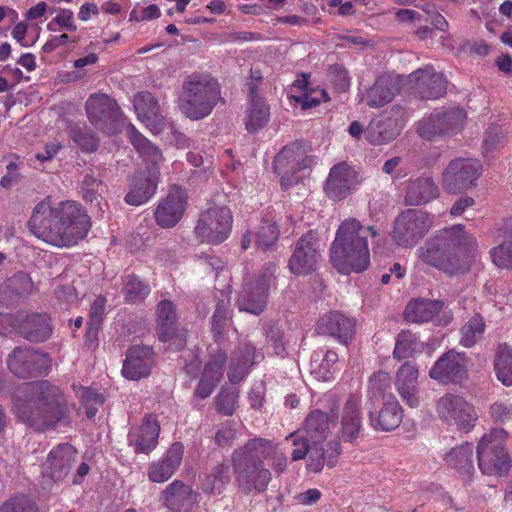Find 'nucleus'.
I'll use <instances>...</instances> for the list:
<instances>
[{
  "mask_svg": "<svg viewBox=\"0 0 512 512\" xmlns=\"http://www.w3.org/2000/svg\"><path fill=\"white\" fill-rule=\"evenodd\" d=\"M30 231L42 241L56 246L76 245L88 234L91 223L83 207L75 201L51 205L42 201L36 205L29 220Z\"/></svg>",
  "mask_w": 512,
  "mask_h": 512,
  "instance_id": "f257e3e1",
  "label": "nucleus"
},
{
  "mask_svg": "<svg viewBox=\"0 0 512 512\" xmlns=\"http://www.w3.org/2000/svg\"><path fill=\"white\" fill-rule=\"evenodd\" d=\"M476 240L461 224L437 231L418 249L419 259L444 273L455 275L470 268L476 256Z\"/></svg>",
  "mask_w": 512,
  "mask_h": 512,
  "instance_id": "f03ea898",
  "label": "nucleus"
},
{
  "mask_svg": "<svg viewBox=\"0 0 512 512\" xmlns=\"http://www.w3.org/2000/svg\"><path fill=\"white\" fill-rule=\"evenodd\" d=\"M27 391L26 398L15 399L13 408L21 421L36 430L67 423L75 410V405L68 403L60 388L47 381L32 383Z\"/></svg>",
  "mask_w": 512,
  "mask_h": 512,
  "instance_id": "7ed1b4c3",
  "label": "nucleus"
},
{
  "mask_svg": "<svg viewBox=\"0 0 512 512\" xmlns=\"http://www.w3.org/2000/svg\"><path fill=\"white\" fill-rule=\"evenodd\" d=\"M377 235L373 226L362 225L355 218L342 221L330 248L333 266L342 274L366 270L370 264L368 238Z\"/></svg>",
  "mask_w": 512,
  "mask_h": 512,
  "instance_id": "20e7f679",
  "label": "nucleus"
},
{
  "mask_svg": "<svg viewBox=\"0 0 512 512\" xmlns=\"http://www.w3.org/2000/svg\"><path fill=\"white\" fill-rule=\"evenodd\" d=\"M274 449L270 441L253 439L234 451L233 469L236 482L243 492L249 493L253 490L260 492L267 487L271 473L263 466L262 459L269 456Z\"/></svg>",
  "mask_w": 512,
  "mask_h": 512,
  "instance_id": "39448f33",
  "label": "nucleus"
},
{
  "mask_svg": "<svg viewBox=\"0 0 512 512\" xmlns=\"http://www.w3.org/2000/svg\"><path fill=\"white\" fill-rule=\"evenodd\" d=\"M220 98L217 80L207 74H192L183 83L179 107L186 117L199 120L211 114Z\"/></svg>",
  "mask_w": 512,
  "mask_h": 512,
  "instance_id": "423d86ee",
  "label": "nucleus"
},
{
  "mask_svg": "<svg viewBox=\"0 0 512 512\" xmlns=\"http://www.w3.org/2000/svg\"><path fill=\"white\" fill-rule=\"evenodd\" d=\"M507 433L493 429L477 445L478 467L483 474L502 476L512 467V460L505 449Z\"/></svg>",
  "mask_w": 512,
  "mask_h": 512,
  "instance_id": "0eeeda50",
  "label": "nucleus"
},
{
  "mask_svg": "<svg viewBox=\"0 0 512 512\" xmlns=\"http://www.w3.org/2000/svg\"><path fill=\"white\" fill-rule=\"evenodd\" d=\"M483 172L480 160L458 157L449 162L442 173V187L448 193H458L477 185Z\"/></svg>",
  "mask_w": 512,
  "mask_h": 512,
  "instance_id": "6e6552de",
  "label": "nucleus"
},
{
  "mask_svg": "<svg viewBox=\"0 0 512 512\" xmlns=\"http://www.w3.org/2000/svg\"><path fill=\"white\" fill-rule=\"evenodd\" d=\"M329 416L315 410L308 415L303 431L290 434L286 439H291L294 449L292 459L298 461L309 455L310 448L324 440L329 432Z\"/></svg>",
  "mask_w": 512,
  "mask_h": 512,
  "instance_id": "1a4fd4ad",
  "label": "nucleus"
},
{
  "mask_svg": "<svg viewBox=\"0 0 512 512\" xmlns=\"http://www.w3.org/2000/svg\"><path fill=\"white\" fill-rule=\"evenodd\" d=\"M313 159L304 154L297 144L284 147L273 161V169L280 176L283 189H288L296 184L305 173L302 172L311 167Z\"/></svg>",
  "mask_w": 512,
  "mask_h": 512,
  "instance_id": "9d476101",
  "label": "nucleus"
},
{
  "mask_svg": "<svg viewBox=\"0 0 512 512\" xmlns=\"http://www.w3.org/2000/svg\"><path fill=\"white\" fill-rule=\"evenodd\" d=\"M276 265L269 263L254 281L246 282L238 298L240 311L259 315L263 312L268 297V291L275 280Z\"/></svg>",
  "mask_w": 512,
  "mask_h": 512,
  "instance_id": "9b49d317",
  "label": "nucleus"
},
{
  "mask_svg": "<svg viewBox=\"0 0 512 512\" xmlns=\"http://www.w3.org/2000/svg\"><path fill=\"white\" fill-rule=\"evenodd\" d=\"M439 418L448 425H455L461 432L471 431L478 420V415L468 401L456 394H445L436 405Z\"/></svg>",
  "mask_w": 512,
  "mask_h": 512,
  "instance_id": "f8f14e48",
  "label": "nucleus"
},
{
  "mask_svg": "<svg viewBox=\"0 0 512 512\" xmlns=\"http://www.w3.org/2000/svg\"><path fill=\"white\" fill-rule=\"evenodd\" d=\"M232 223L230 209L225 206L211 207L200 215L195 233L202 242L220 244L230 235Z\"/></svg>",
  "mask_w": 512,
  "mask_h": 512,
  "instance_id": "ddd939ff",
  "label": "nucleus"
},
{
  "mask_svg": "<svg viewBox=\"0 0 512 512\" xmlns=\"http://www.w3.org/2000/svg\"><path fill=\"white\" fill-rule=\"evenodd\" d=\"M466 118V112L461 108L438 109L418 123L417 131L421 138L434 140L458 131Z\"/></svg>",
  "mask_w": 512,
  "mask_h": 512,
  "instance_id": "4468645a",
  "label": "nucleus"
},
{
  "mask_svg": "<svg viewBox=\"0 0 512 512\" xmlns=\"http://www.w3.org/2000/svg\"><path fill=\"white\" fill-rule=\"evenodd\" d=\"M431 226L432 219L426 212L408 209L395 219L392 237L398 245L412 247Z\"/></svg>",
  "mask_w": 512,
  "mask_h": 512,
  "instance_id": "2eb2a0df",
  "label": "nucleus"
},
{
  "mask_svg": "<svg viewBox=\"0 0 512 512\" xmlns=\"http://www.w3.org/2000/svg\"><path fill=\"white\" fill-rule=\"evenodd\" d=\"M446 79L430 65L417 69L408 76H404L403 86H408L414 94L422 99H437L446 92Z\"/></svg>",
  "mask_w": 512,
  "mask_h": 512,
  "instance_id": "dca6fc26",
  "label": "nucleus"
},
{
  "mask_svg": "<svg viewBox=\"0 0 512 512\" xmlns=\"http://www.w3.org/2000/svg\"><path fill=\"white\" fill-rule=\"evenodd\" d=\"M359 173L348 163L335 164L325 182L326 195L333 201H341L351 195L361 184Z\"/></svg>",
  "mask_w": 512,
  "mask_h": 512,
  "instance_id": "f3484780",
  "label": "nucleus"
},
{
  "mask_svg": "<svg viewBox=\"0 0 512 512\" xmlns=\"http://www.w3.org/2000/svg\"><path fill=\"white\" fill-rule=\"evenodd\" d=\"M49 357L37 350L16 348L8 358L10 371L22 378L38 376L50 369Z\"/></svg>",
  "mask_w": 512,
  "mask_h": 512,
  "instance_id": "a211bd4d",
  "label": "nucleus"
},
{
  "mask_svg": "<svg viewBox=\"0 0 512 512\" xmlns=\"http://www.w3.org/2000/svg\"><path fill=\"white\" fill-rule=\"evenodd\" d=\"M430 378L443 383H462L468 377V360L454 350L442 355L429 371Z\"/></svg>",
  "mask_w": 512,
  "mask_h": 512,
  "instance_id": "6ab92c4d",
  "label": "nucleus"
},
{
  "mask_svg": "<svg viewBox=\"0 0 512 512\" xmlns=\"http://www.w3.org/2000/svg\"><path fill=\"white\" fill-rule=\"evenodd\" d=\"M156 323L159 340L167 343L168 349H180L186 343V332L176 326V313L172 302L162 300L156 308Z\"/></svg>",
  "mask_w": 512,
  "mask_h": 512,
  "instance_id": "aec40b11",
  "label": "nucleus"
},
{
  "mask_svg": "<svg viewBox=\"0 0 512 512\" xmlns=\"http://www.w3.org/2000/svg\"><path fill=\"white\" fill-rule=\"evenodd\" d=\"M319 260V245L315 235L310 232L297 242L288 267L293 274L306 275L316 270Z\"/></svg>",
  "mask_w": 512,
  "mask_h": 512,
  "instance_id": "412c9836",
  "label": "nucleus"
},
{
  "mask_svg": "<svg viewBox=\"0 0 512 512\" xmlns=\"http://www.w3.org/2000/svg\"><path fill=\"white\" fill-rule=\"evenodd\" d=\"M406 320L414 323L428 322L436 319L438 324H448L452 320V313L447 310L443 301L414 299L411 300L404 311Z\"/></svg>",
  "mask_w": 512,
  "mask_h": 512,
  "instance_id": "4be33fe9",
  "label": "nucleus"
},
{
  "mask_svg": "<svg viewBox=\"0 0 512 512\" xmlns=\"http://www.w3.org/2000/svg\"><path fill=\"white\" fill-rule=\"evenodd\" d=\"M362 399L359 395H350L344 402L338 417V437L349 443H354L362 429Z\"/></svg>",
  "mask_w": 512,
  "mask_h": 512,
  "instance_id": "5701e85b",
  "label": "nucleus"
},
{
  "mask_svg": "<svg viewBox=\"0 0 512 512\" xmlns=\"http://www.w3.org/2000/svg\"><path fill=\"white\" fill-rule=\"evenodd\" d=\"M187 193L179 186H172L165 199L159 202L155 211V220L163 228L175 226L182 218L186 205Z\"/></svg>",
  "mask_w": 512,
  "mask_h": 512,
  "instance_id": "b1692460",
  "label": "nucleus"
},
{
  "mask_svg": "<svg viewBox=\"0 0 512 512\" xmlns=\"http://www.w3.org/2000/svg\"><path fill=\"white\" fill-rule=\"evenodd\" d=\"M404 75H381L372 87L361 96V101L370 107L378 108L392 101L403 86Z\"/></svg>",
  "mask_w": 512,
  "mask_h": 512,
  "instance_id": "393cba45",
  "label": "nucleus"
},
{
  "mask_svg": "<svg viewBox=\"0 0 512 512\" xmlns=\"http://www.w3.org/2000/svg\"><path fill=\"white\" fill-rule=\"evenodd\" d=\"M77 452L70 444H61L50 451L47 460L42 465V473L55 480L66 477L75 463Z\"/></svg>",
  "mask_w": 512,
  "mask_h": 512,
  "instance_id": "a878e982",
  "label": "nucleus"
},
{
  "mask_svg": "<svg viewBox=\"0 0 512 512\" xmlns=\"http://www.w3.org/2000/svg\"><path fill=\"white\" fill-rule=\"evenodd\" d=\"M133 107L138 120L153 134H158L164 126L161 108L149 92L137 93L133 98Z\"/></svg>",
  "mask_w": 512,
  "mask_h": 512,
  "instance_id": "bb28decb",
  "label": "nucleus"
},
{
  "mask_svg": "<svg viewBox=\"0 0 512 512\" xmlns=\"http://www.w3.org/2000/svg\"><path fill=\"white\" fill-rule=\"evenodd\" d=\"M183 454V444L173 443L160 460L151 463L148 471L149 480L154 483H163L169 480L179 468Z\"/></svg>",
  "mask_w": 512,
  "mask_h": 512,
  "instance_id": "cd10ccee",
  "label": "nucleus"
},
{
  "mask_svg": "<svg viewBox=\"0 0 512 512\" xmlns=\"http://www.w3.org/2000/svg\"><path fill=\"white\" fill-rule=\"evenodd\" d=\"M160 426L151 415L144 418L141 425L128 434L129 445L136 453L149 454L158 444Z\"/></svg>",
  "mask_w": 512,
  "mask_h": 512,
  "instance_id": "c85d7f7f",
  "label": "nucleus"
},
{
  "mask_svg": "<svg viewBox=\"0 0 512 512\" xmlns=\"http://www.w3.org/2000/svg\"><path fill=\"white\" fill-rule=\"evenodd\" d=\"M225 362L226 353L223 350L218 349L214 354H211L209 361L202 371L199 384L195 389L197 397L204 399L211 395L223 376Z\"/></svg>",
  "mask_w": 512,
  "mask_h": 512,
  "instance_id": "c756f323",
  "label": "nucleus"
},
{
  "mask_svg": "<svg viewBox=\"0 0 512 512\" xmlns=\"http://www.w3.org/2000/svg\"><path fill=\"white\" fill-rule=\"evenodd\" d=\"M395 387L406 404L412 408L418 407V368L414 364L405 362L400 366L396 374Z\"/></svg>",
  "mask_w": 512,
  "mask_h": 512,
  "instance_id": "7c9ffc66",
  "label": "nucleus"
},
{
  "mask_svg": "<svg viewBox=\"0 0 512 512\" xmlns=\"http://www.w3.org/2000/svg\"><path fill=\"white\" fill-rule=\"evenodd\" d=\"M15 329L32 342L44 341L51 334L49 317L46 314H19L16 317Z\"/></svg>",
  "mask_w": 512,
  "mask_h": 512,
  "instance_id": "2f4dec72",
  "label": "nucleus"
},
{
  "mask_svg": "<svg viewBox=\"0 0 512 512\" xmlns=\"http://www.w3.org/2000/svg\"><path fill=\"white\" fill-rule=\"evenodd\" d=\"M152 365V350L147 346H133L127 353L122 374L129 380L146 377Z\"/></svg>",
  "mask_w": 512,
  "mask_h": 512,
  "instance_id": "473e14b6",
  "label": "nucleus"
},
{
  "mask_svg": "<svg viewBox=\"0 0 512 512\" xmlns=\"http://www.w3.org/2000/svg\"><path fill=\"white\" fill-rule=\"evenodd\" d=\"M159 175L158 169L152 167L148 168L147 176L133 178L130 189L125 196V202L133 206L146 203L156 192Z\"/></svg>",
  "mask_w": 512,
  "mask_h": 512,
  "instance_id": "72a5a7b5",
  "label": "nucleus"
},
{
  "mask_svg": "<svg viewBox=\"0 0 512 512\" xmlns=\"http://www.w3.org/2000/svg\"><path fill=\"white\" fill-rule=\"evenodd\" d=\"M354 321L341 313L332 312L322 316L316 330L319 334H327L336 337L341 343L346 344L353 336Z\"/></svg>",
  "mask_w": 512,
  "mask_h": 512,
  "instance_id": "f704fd0d",
  "label": "nucleus"
},
{
  "mask_svg": "<svg viewBox=\"0 0 512 512\" xmlns=\"http://www.w3.org/2000/svg\"><path fill=\"white\" fill-rule=\"evenodd\" d=\"M86 111L89 120L94 125H100L107 120H116L121 111L117 103L106 94H93L86 101Z\"/></svg>",
  "mask_w": 512,
  "mask_h": 512,
  "instance_id": "c9c22d12",
  "label": "nucleus"
},
{
  "mask_svg": "<svg viewBox=\"0 0 512 512\" xmlns=\"http://www.w3.org/2000/svg\"><path fill=\"white\" fill-rule=\"evenodd\" d=\"M162 500L172 512H191L196 495L189 486L175 480L163 491Z\"/></svg>",
  "mask_w": 512,
  "mask_h": 512,
  "instance_id": "e433bc0d",
  "label": "nucleus"
},
{
  "mask_svg": "<svg viewBox=\"0 0 512 512\" xmlns=\"http://www.w3.org/2000/svg\"><path fill=\"white\" fill-rule=\"evenodd\" d=\"M403 418L402 408L394 396L386 397L377 414L369 413L370 424L375 430L391 431L397 428Z\"/></svg>",
  "mask_w": 512,
  "mask_h": 512,
  "instance_id": "4c0bfd02",
  "label": "nucleus"
},
{
  "mask_svg": "<svg viewBox=\"0 0 512 512\" xmlns=\"http://www.w3.org/2000/svg\"><path fill=\"white\" fill-rule=\"evenodd\" d=\"M402 123L397 119H373L364 131L368 142L374 145L384 144L394 139L402 129Z\"/></svg>",
  "mask_w": 512,
  "mask_h": 512,
  "instance_id": "58836bf2",
  "label": "nucleus"
},
{
  "mask_svg": "<svg viewBox=\"0 0 512 512\" xmlns=\"http://www.w3.org/2000/svg\"><path fill=\"white\" fill-rule=\"evenodd\" d=\"M474 447L471 443H462L453 447L444 456L445 464L456 470L462 477L470 478L474 473Z\"/></svg>",
  "mask_w": 512,
  "mask_h": 512,
  "instance_id": "ea45409f",
  "label": "nucleus"
},
{
  "mask_svg": "<svg viewBox=\"0 0 512 512\" xmlns=\"http://www.w3.org/2000/svg\"><path fill=\"white\" fill-rule=\"evenodd\" d=\"M439 196V188L430 177H421L408 184L405 201L408 205H424Z\"/></svg>",
  "mask_w": 512,
  "mask_h": 512,
  "instance_id": "a19ab883",
  "label": "nucleus"
},
{
  "mask_svg": "<svg viewBox=\"0 0 512 512\" xmlns=\"http://www.w3.org/2000/svg\"><path fill=\"white\" fill-rule=\"evenodd\" d=\"M34 284L26 273L19 272L0 285V303L10 304L32 292Z\"/></svg>",
  "mask_w": 512,
  "mask_h": 512,
  "instance_id": "79ce46f5",
  "label": "nucleus"
},
{
  "mask_svg": "<svg viewBox=\"0 0 512 512\" xmlns=\"http://www.w3.org/2000/svg\"><path fill=\"white\" fill-rule=\"evenodd\" d=\"M256 358L255 348L251 344H245L235 351L228 370L229 381L236 384L243 380Z\"/></svg>",
  "mask_w": 512,
  "mask_h": 512,
  "instance_id": "37998d69",
  "label": "nucleus"
},
{
  "mask_svg": "<svg viewBox=\"0 0 512 512\" xmlns=\"http://www.w3.org/2000/svg\"><path fill=\"white\" fill-rule=\"evenodd\" d=\"M270 111L265 101L256 94L253 87L250 88V104L247 110L246 129L256 132L263 128L269 121Z\"/></svg>",
  "mask_w": 512,
  "mask_h": 512,
  "instance_id": "c03bdc74",
  "label": "nucleus"
},
{
  "mask_svg": "<svg viewBox=\"0 0 512 512\" xmlns=\"http://www.w3.org/2000/svg\"><path fill=\"white\" fill-rule=\"evenodd\" d=\"M127 133L132 145L145 162L157 166L163 160L160 150L139 133L133 124H128Z\"/></svg>",
  "mask_w": 512,
  "mask_h": 512,
  "instance_id": "a18cd8bd",
  "label": "nucleus"
},
{
  "mask_svg": "<svg viewBox=\"0 0 512 512\" xmlns=\"http://www.w3.org/2000/svg\"><path fill=\"white\" fill-rule=\"evenodd\" d=\"M485 322L481 315H473L461 328L460 343L464 347H473L480 341L485 332Z\"/></svg>",
  "mask_w": 512,
  "mask_h": 512,
  "instance_id": "49530a36",
  "label": "nucleus"
},
{
  "mask_svg": "<svg viewBox=\"0 0 512 512\" xmlns=\"http://www.w3.org/2000/svg\"><path fill=\"white\" fill-rule=\"evenodd\" d=\"M495 372L505 386H512V348L500 345L495 359Z\"/></svg>",
  "mask_w": 512,
  "mask_h": 512,
  "instance_id": "de8ad7c7",
  "label": "nucleus"
},
{
  "mask_svg": "<svg viewBox=\"0 0 512 512\" xmlns=\"http://www.w3.org/2000/svg\"><path fill=\"white\" fill-rule=\"evenodd\" d=\"M230 469L226 464L217 465L205 478L203 489L212 494H218L230 481Z\"/></svg>",
  "mask_w": 512,
  "mask_h": 512,
  "instance_id": "09e8293b",
  "label": "nucleus"
},
{
  "mask_svg": "<svg viewBox=\"0 0 512 512\" xmlns=\"http://www.w3.org/2000/svg\"><path fill=\"white\" fill-rule=\"evenodd\" d=\"M422 346L416 335L408 331H402L398 334L394 349V357L404 359L413 356Z\"/></svg>",
  "mask_w": 512,
  "mask_h": 512,
  "instance_id": "8fccbe9b",
  "label": "nucleus"
},
{
  "mask_svg": "<svg viewBox=\"0 0 512 512\" xmlns=\"http://www.w3.org/2000/svg\"><path fill=\"white\" fill-rule=\"evenodd\" d=\"M123 293L128 302L144 300L150 293V287L134 275H128L124 281Z\"/></svg>",
  "mask_w": 512,
  "mask_h": 512,
  "instance_id": "3c124183",
  "label": "nucleus"
},
{
  "mask_svg": "<svg viewBox=\"0 0 512 512\" xmlns=\"http://www.w3.org/2000/svg\"><path fill=\"white\" fill-rule=\"evenodd\" d=\"M490 255L493 263L502 269H509L512 267V234L504 237L502 242L491 249Z\"/></svg>",
  "mask_w": 512,
  "mask_h": 512,
  "instance_id": "603ef678",
  "label": "nucleus"
},
{
  "mask_svg": "<svg viewBox=\"0 0 512 512\" xmlns=\"http://www.w3.org/2000/svg\"><path fill=\"white\" fill-rule=\"evenodd\" d=\"M279 229L275 223L264 222L254 235L256 245L263 249H271L278 240Z\"/></svg>",
  "mask_w": 512,
  "mask_h": 512,
  "instance_id": "864d4df0",
  "label": "nucleus"
},
{
  "mask_svg": "<svg viewBox=\"0 0 512 512\" xmlns=\"http://www.w3.org/2000/svg\"><path fill=\"white\" fill-rule=\"evenodd\" d=\"M79 397L86 408V416L90 419L96 415L98 406L104 402L103 396L90 388H81Z\"/></svg>",
  "mask_w": 512,
  "mask_h": 512,
  "instance_id": "5fc2aeb1",
  "label": "nucleus"
},
{
  "mask_svg": "<svg viewBox=\"0 0 512 512\" xmlns=\"http://www.w3.org/2000/svg\"><path fill=\"white\" fill-rule=\"evenodd\" d=\"M337 363V353L332 350H328L319 364L318 370H315L317 378L322 381H328L331 379L332 375L337 370Z\"/></svg>",
  "mask_w": 512,
  "mask_h": 512,
  "instance_id": "6e6d98bb",
  "label": "nucleus"
},
{
  "mask_svg": "<svg viewBox=\"0 0 512 512\" xmlns=\"http://www.w3.org/2000/svg\"><path fill=\"white\" fill-rule=\"evenodd\" d=\"M105 312V299L97 297L91 305L90 320L88 323V336H95Z\"/></svg>",
  "mask_w": 512,
  "mask_h": 512,
  "instance_id": "4d7b16f0",
  "label": "nucleus"
},
{
  "mask_svg": "<svg viewBox=\"0 0 512 512\" xmlns=\"http://www.w3.org/2000/svg\"><path fill=\"white\" fill-rule=\"evenodd\" d=\"M228 316V304L219 303L212 317V330L217 341H219L218 337L223 333L228 322Z\"/></svg>",
  "mask_w": 512,
  "mask_h": 512,
  "instance_id": "13d9d810",
  "label": "nucleus"
},
{
  "mask_svg": "<svg viewBox=\"0 0 512 512\" xmlns=\"http://www.w3.org/2000/svg\"><path fill=\"white\" fill-rule=\"evenodd\" d=\"M161 16L159 7L155 4H151L145 8L140 9L135 6L129 14V21L131 22H142L157 19Z\"/></svg>",
  "mask_w": 512,
  "mask_h": 512,
  "instance_id": "bf43d9fd",
  "label": "nucleus"
},
{
  "mask_svg": "<svg viewBox=\"0 0 512 512\" xmlns=\"http://www.w3.org/2000/svg\"><path fill=\"white\" fill-rule=\"evenodd\" d=\"M53 23H56L62 29L69 32H75L77 30V26L74 23V13L70 9H60L53 21L47 25L48 30H54Z\"/></svg>",
  "mask_w": 512,
  "mask_h": 512,
  "instance_id": "052dcab7",
  "label": "nucleus"
},
{
  "mask_svg": "<svg viewBox=\"0 0 512 512\" xmlns=\"http://www.w3.org/2000/svg\"><path fill=\"white\" fill-rule=\"evenodd\" d=\"M0 512H37V509L26 497H15L7 501Z\"/></svg>",
  "mask_w": 512,
  "mask_h": 512,
  "instance_id": "680f3d73",
  "label": "nucleus"
},
{
  "mask_svg": "<svg viewBox=\"0 0 512 512\" xmlns=\"http://www.w3.org/2000/svg\"><path fill=\"white\" fill-rule=\"evenodd\" d=\"M390 386V376L386 372H378L373 374L369 380V395L372 397L383 394Z\"/></svg>",
  "mask_w": 512,
  "mask_h": 512,
  "instance_id": "e2e57ef3",
  "label": "nucleus"
},
{
  "mask_svg": "<svg viewBox=\"0 0 512 512\" xmlns=\"http://www.w3.org/2000/svg\"><path fill=\"white\" fill-rule=\"evenodd\" d=\"M323 451L324 449L321 442L313 446V448H310L307 462V469L309 471L318 473L323 469L326 461Z\"/></svg>",
  "mask_w": 512,
  "mask_h": 512,
  "instance_id": "0e129e2a",
  "label": "nucleus"
},
{
  "mask_svg": "<svg viewBox=\"0 0 512 512\" xmlns=\"http://www.w3.org/2000/svg\"><path fill=\"white\" fill-rule=\"evenodd\" d=\"M238 395L236 392L221 391L217 397L218 411L225 415H232L235 411V405Z\"/></svg>",
  "mask_w": 512,
  "mask_h": 512,
  "instance_id": "69168bd1",
  "label": "nucleus"
},
{
  "mask_svg": "<svg viewBox=\"0 0 512 512\" xmlns=\"http://www.w3.org/2000/svg\"><path fill=\"white\" fill-rule=\"evenodd\" d=\"M328 95L327 92L323 89H315L310 93H304L302 96H299L297 101L301 104L302 108H312L317 106L322 101H327Z\"/></svg>",
  "mask_w": 512,
  "mask_h": 512,
  "instance_id": "338daca9",
  "label": "nucleus"
},
{
  "mask_svg": "<svg viewBox=\"0 0 512 512\" xmlns=\"http://www.w3.org/2000/svg\"><path fill=\"white\" fill-rule=\"evenodd\" d=\"M74 141L85 152H93L98 146V139L93 133L87 131L75 132Z\"/></svg>",
  "mask_w": 512,
  "mask_h": 512,
  "instance_id": "774afa93",
  "label": "nucleus"
}]
</instances>
